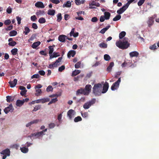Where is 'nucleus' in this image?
<instances>
[{
	"mask_svg": "<svg viewBox=\"0 0 159 159\" xmlns=\"http://www.w3.org/2000/svg\"><path fill=\"white\" fill-rule=\"evenodd\" d=\"M111 27L110 25H108L106 27L102 29L100 31V33L102 34H104Z\"/></svg>",
	"mask_w": 159,
	"mask_h": 159,
	"instance_id": "24",
	"label": "nucleus"
},
{
	"mask_svg": "<svg viewBox=\"0 0 159 159\" xmlns=\"http://www.w3.org/2000/svg\"><path fill=\"white\" fill-rule=\"evenodd\" d=\"M128 7L126 5H124L120 9L117 11V12L119 14L122 13L128 8Z\"/></svg>",
	"mask_w": 159,
	"mask_h": 159,
	"instance_id": "13",
	"label": "nucleus"
},
{
	"mask_svg": "<svg viewBox=\"0 0 159 159\" xmlns=\"http://www.w3.org/2000/svg\"><path fill=\"white\" fill-rule=\"evenodd\" d=\"M111 16L110 13L108 12H105L104 13V16L106 20H108L109 19Z\"/></svg>",
	"mask_w": 159,
	"mask_h": 159,
	"instance_id": "30",
	"label": "nucleus"
},
{
	"mask_svg": "<svg viewBox=\"0 0 159 159\" xmlns=\"http://www.w3.org/2000/svg\"><path fill=\"white\" fill-rule=\"evenodd\" d=\"M21 151L24 153H26L28 151V149L25 147H22L20 148Z\"/></svg>",
	"mask_w": 159,
	"mask_h": 159,
	"instance_id": "39",
	"label": "nucleus"
},
{
	"mask_svg": "<svg viewBox=\"0 0 159 159\" xmlns=\"http://www.w3.org/2000/svg\"><path fill=\"white\" fill-rule=\"evenodd\" d=\"M41 108V106L40 105H37L36 106H35L34 107V108L33 111H36Z\"/></svg>",
	"mask_w": 159,
	"mask_h": 159,
	"instance_id": "52",
	"label": "nucleus"
},
{
	"mask_svg": "<svg viewBox=\"0 0 159 159\" xmlns=\"http://www.w3.org/2000/svg\"><path fill=\"white\" fill-rule=\"evenodd\" d=\"M116 44L117 47L122 49H127L130 45L128 38H126L124 39L122 42L120 40L117 41L116 42Z\"/></svg>",
	"mask_w": 159,
	"mask_h": 159,
	"instance_id": "1",
	"label": "nucleus"
},
{
	"mask_svg": "<svg viewBox=\"0 0 159 159\" xmlns=\"http://www.w3.org/2000/svg\"><path fill=\"white\" fill-rule=\"evenodd\" d=\"M102 84H96L94 85L93 88V93L95 95H100L102 93Z\"/></svg>",
	"mask_w": 159,
	"mask_h": 159,
	"instance_id": "2",
	"label": "nucleus"
},
{
	"mask_svg": "<svg viewBox=\"0 0 159 159\" xmlns=\"http://www.w3.org/2000/svg\"><path fill=\"white\" fill-rule=\"evenodd\" d=\"M16 44V43L14 41H12L11 42H9L8 43V45L9 46H14Z\"/></svg>",
	"mask_w": 159,
	"mask_h": 159,
	"instance_id": "51",
	"label": "nucleus"
},
{
	"mask_svg": "<svg viewBox=\"0 0 159 159\" xmlns=\"http://www.w3.org/2000/svg\"><path fill=\"white\" fill-rule=\"evenodd\" d=\"M96 100L95 99H93L91 101L85 103L83 106V107L85 109H88L91 105L95 102Z\"/></svg>",
	"mask_w": 159,
	"mask_h": 159,
	"instance_id": "6",
	"label": "nucleus"
},
{
	"mask_svg": "<svg viewBox=\"0 0 159 159\" xmlns=\"http://www.w3.org/2000/svg\"><path fill=\"white\" fill-rule=\"evenodd\" d=\"M30 31V29L28 27H25V28L24 31L23 33L25 35H27Z\"/></svg>",
	"mask_w": 159,
	"mask_h": 159,
	"instance_id": "34",
	"label": "nucleus"
},
{
	"mask_svg": "<svg viewBox=\"0 0 159 159\" xmlns=\"http://www.w3.org/2000/svg\"><path fill=\"white\" fill-rule=\"evenodd\" d=\"M149 48L152 50H155L157 48V46L156 44H154L153 45L150 46Z\"/></svg>",
	"mask_w": 159,
	"mask_h": 159,
	"instance_id": "48",
	"label": "nucleus"
},
{
	"mask_svg": "<svg viewBox=\"0 0 159 159\" xmlns=\"http://www.w3.org/2000/svg\"><path fill=\"white\" fill-rule=\"evenodd\" d=\"M49 101V99L48 98H44L36 100L37 103H44Z\"/></svg>",
	"mask_w": 159,
	"mask_h": 159,
	"instance_id": "10",
	"label": "nucleus"
},
{
	"mask_svg": "<svg viewBox=\"0 0 159 159\" xmlns=\"http://www.w3.org/2000/svg\"><path fill=\"white\" fill-rule=\"evenodd\" d=\"M35 6L38 8H43L45 7L43 3L41 2H37L35 4Z\"/></svg>",
	"mask_w": 159,
	"mask_h": 159,
	"instance_id": "14",
	"label": "nucleus"
},
{
	"mask_svg": "<svg viewBox=\"0 0 159 159\" xmlns=\"http://www.w3.org/2000/svg\"><path fill=\"white\" fill-rule=\"evenodd\" d=\"M49 56L50 55H51L54 51V48L52 46H49Z\"/></svg>",
	"mask_w": 159,
	"mask_h": 159,
	"instance_id": "44",
	"label": "nucleus"
},
{
	"mask_svg": "<svg viewBox=\"0 0 159 159\" xmlns=\"http://www.w3.org/2000/svg\"><path fill=\"white\" fill-rule=\"evenodd\" d=\"M121 18V16L120 15H118L114 17L113 20L114 21H116L119 20Z\"/></svg>",
	"mask_w": 159,
	"mask_h": 159,
	"instance_id": "46",
	"label": "nucleus"
},
{
	"mask_svg": "<svg viewBox=\"0 0 159 159\" xmlns=\"http://www.w3.org/2000/svg\"><path fill=\"white\" fill-rule=\"evenodd\" d=\"M81 118L80 116H78L75 118L74 119V121L75 122H77L79 121H81Z\"/></svg>",
	"mask_w": 159,
	"mask_h": 159,
	"instance_id": "47",
	"label": "nucleus"
},
{
	"mask_svg": "<svg viewBox=\"0 0 159 159\" xmlns=\"http://www.w3.org/2000/svg\"><path fill=\"white\" fill-rule=\"evenodd\" d=\"M35 91L36 93L35 95L37 96L40 95L42 93V90L40 89H35Z\"/></svg>",
	"mask_w": 159,
	"mask_h": 159,
	"instance_id": "31",
	"label": "nucleus"
},
{
	"mask_svg": "<svg viewBox=\"0 0 159 159\" xmlns=\"http://www.w3.org/2000/svg\"><path fill=\"white\" fill-rule=\"evenodd\" d=\"M30 19L33 21H34L37 19V18L35 15H33L31 17Z\"/></svg>",
	"mask_w": 159,
	"mask_h": 159,
	"instance_id": "61",
	"label": "nucleus"
},
{
	"mask_svg": "<svg viewBox=\"0 0 159 159\" xmlns=\"http://www.w3.org/2000/svg\"><path fill=\"white\" fill-rule=\"evenodd\" d=\"M53 90V88L52 87L51 85L48 86L46 89V91L48 92H52Z\"/></svg>",
	"mask_w": 159,
	"mask_h": 159,
	"instance_id": "43",
	"label": "nucleus"
},
{
	"mask_svg": "<svg viewBox=\"0 0 159 159\" xmlns=\"http://www.w3.org/2000/svg\"><path fill=\"white\" fill-rule=\"evenodd\" d=\"M17 82V80L16 79H15L13 81H10L8 83H9L10 87L11 88H13L15 86Z\"/></svg>",
	"mask_w": 159,
	"mask_h": 159,
	"instance_id": "16",
	"label": "nucleus"
},
{
	"mask_svg": "<svg viewBox=\"0 0 159 159\" xmlns=\"http://www.w3.org/2000/svg\"><path fill=\"white\" fill-rule=\"evenodd\" d=\"M75 28H73L69 33V35L70 37L73 36L74 38H76L77 37L79 33L78 32H75Z\"/></svg>",
	"mask_w": 159,
	"mask_h": 159,
	"instance_id": "9",
	"label": "nucleus"
},
{
	"mask_svg": "<svg viewBox=\"0 0 159 159\" xmlns=\"http://www.w3.org/2000/svg\"><path fill=\"white\" fill-rule=\"evenodd\" d=\"M120 82L121 79L120 78L112 84L111 87V89L113 91H114L117 89L119 87V84Z\"/></svg>",
	"mask_w": 159,
	"mask_h": 159,
	"instance_id": "4",
	"label": "nucleus"
},
{
	"mask_svg": "<svg viewBox=\"0 0 159 159\" xmlns=\"http://www.w3.org/2000/svg\"><path fill=\"white\" fill-rule=\"evenodd\" d=\"M60 56L58 52H54L50 56L49 59H51L54 57H56Z\"/></svg>",
	"mask_w": 159,
	"mask_h": 159,
	"instance_id": "21",
	"label": "nucleus"
},
{
	"mask_svg": "<svg viewBox=\"0 0 159 159\" xmlns=\"http://www.w3.org/2000/svg\"><path fill=\"white\" fill-rule=\"evenodd\" d=\"M84 94V91L83 89H80L79 90H78L76 92V94L77 95H79V94Z\"/></svg>",
	"mask_w": 159,
	"mask_h": 159,
	"instance_id": "41",
	"label": "nucleus"
},
{
	"mask_svg": "<svg viewBox=\"0 0 159 159\" xmlns=\"http://www.w3.org/2000/svg\"><path fill=\"white\" fill-rule=\"evenodd\" d=\"M92 86L90 84L86 85L84 89H83L84 95H88L91 92Z\"/></svg>",
	"mask_w": 159,
	"mask_h": 159,
	"instance_id": "5",
	"label": "nucleus"
},
{
	"mask_svg": "<svg viewBox=\"0 0 159 159\" xmlns=\"http://www.w3.org/2000/svg\"><path fill=\"white\" fill-rule=\"evenodd\" d=\"M62 116V113H60L58 115L57 117V119L59 122H60L61 121V119Z\"/></svg>",
	"mask_w": 159,
	"mask_h": 159,
	"instance_id": "50",
	"label": "nucleus"
},
{
	"mask_svg": "<svg viewBox=\"0 0 159 159\" xmlns=\"http://www.w3.org/2000/svg\"><path fill=\"white\" fill-rule=\"evenodd\" d=\"M100 47L103 48H107V43H102L99 44Z\"/></svg>",
	"mask_w": 159,
	"mask_h": 159,
	"instance_id": "37",
	"label": "nucleus"
},
{
	"mask_svg": "<svg viewBox=\"0 0 159 159\" xmlns=\"http://www.w3.org/2000/svg\"><path fill=\"white\" fill-rule=\"evenodd\" d=\"M72 1L70 2V1H67L66 2L64 3L62 7L63 8L64 7H67V8H70L71 7V2Z\"/></svg>",
	"mask_w": 159,
	"mask_h": 159,
	"instance_id": "17",
	"label": "nucleus"
},
{
	"mask_svg": "<svg viewBox=\"0 0 159 159\" xmlns=\"http://www.w3.org/2000/svg\"><path fill=\"white\" fill-rule=\"evenodd\" d=\"M11 23V20L9 19H8L5 21L4 23L5 25H9Z\"/></svg>",
	"mask_w": 159,
	"mask_h": 159,
	"instance_id": "58",
	"label": "nucleus"
},
{
	"mask_svg": "<svg viewBox=\"0 0 159 159\" xmlns=\"http://www.w3.org/2000/svg\"><path fill=\"white\" fill-rule=\"evenodd\" d=\"M114 66V63L113 62H111L109 66L107 68V71L110 72L112 70V67Z\"/></svg>",
	"mask_w": 159,
	"mask_h": 159,
	"instance_id": "26",
	"label": "nucleus"
},
{
	"mask_svg": "<svg viewBox=\"0 0 159 159\" xmlns=\"http://www.w3.org/2000/svg\"><path fill=\"white\" fill-rule=\"evenodd\" d=\"M40 77V76L38 74H34L33 75L31 78L32 79H33V78H38L39 77Z\"/></svg>",
	"mask_w": 159,
	"mask_h": 159,
	"instance_id": "56",
	"label": "nucleus"
},
{
	"mask_svg": "<svg viewBox=\"0 0 159 159\" xmlns=\"http://www.w3.org/2000/svg\"><path fill=\"white\" fill-rule=\"evenodd\" d=\"M18 49L16 48L12 49L11 51V52L13 55H15L17 54Z\"/></svg>",
	"mask_w": 159,
	"mask_h": 159,
	"instance_id": "35",
	"label": "nucleus"
},
{
	"mask_svg": "<svg viewBox=\"0 0 159 159\" xmlns=\"http://www.w3.org/2000/svg\"><path fill=\"white\" fill-rule=\"evenodd\" d=\"M126 34V33L125 31H122L119 34V37L120 39H122Z\"/></svg>",
	"mask_w": 159,
	"mask_h": 159,
	"instance_id": "38",
	"label": "nucleus"
},
{
	"mask_svg": "<svg viewBox=\"0 0 159 159\" xmlns=\"http://www.w3.org/2000/svg\"><path fill=\"white\" fill-rule=\"evenodd\" d=\"M17 34V32L14 30H12L10 31L9 34V35L10 36H16Z\"/></svg>",
	"mask_w": 159,
	"mask_h": 159,
	"instance_id": "33",
	"label": "nucleus"
},
{
	"mask_svg": "<svg viewBox=\"0 0 159 159\" xmlns=\"http://www.w3.org/2000/svg\"><path fill=\"white\" fill-rule=\"evenodd\" d=\"M7 102H10L13 101L12 98L11 96H7Z\"/></svg>",
	"mask_w": 159,
	"mask_h": 159,
	"instance_id": "49",
	"label": "nucleus"
},
{
	"mask_svg": "<svg viewBox=\"0 0 159 159\" xmlns=\"http://www.w3.org/2000/svg\"><path fill=\"white\" fill-rule=\"evenodd\" d=\"M38 21L40 23L43 24L46 22V20L44 18L41 17L39 19Z\"/></svg>",
	"mask_w": 159,
	"mask_h": 159,
	"instance_id": "40",
	"label": "nucleus"
},
{
	"mask_svg": "<svg viewBox=\"0 0 159 159\" xmlns=\"http://www.w3.org/2000/svg\"><path fill=\"white\" fill-rule=\"evenodd\" d=\"M60 65V64L58 63V61H56L55 62L49 65L48 68L50 69H53L54 67H57Z\"/></svg>",
	"mask_w": 159,
	"mask_h": 159,
	"instance_id": "15",
	"label": "nucleus"
},
{
	"mask_svg": "<svg viewBox=\"0 0 159 159\" xmlns=\"http://www.w3.org/2000/svg\"><path fill=\"white\" fill-rule=\"evenodd\" d=\"M75 114V111L72 109L69 110L67 112V116L70 119H71L74 117Z\"/></svg>",
	"mask_w": 159,
	"mask_h": 159,
	"instance_id": "8",
	"label": "nucleus"
},
{
	"mask_svg": "<svg viewBox=\"0 0 159 159\" xmlns=\"http://www.w3.org/2000/svg\"><path fill=\"white\" fill-rule=\"evenodd\" d=\"M24 103V101L22 100H18L16 102V105L18 107H21Z\"/></svg>",
	"mask_w": 159,
	"mask_h": 159,
	"instance_id": "28",
	"label": "nucleus"
},
{
	"mask_svg": "<svg viewBox=\"0 0 159 159\" xmlns=\"http://www.w3.org/2000/svg\"><path fill=\"white\" fill-rule=\"evenodd\" d=\"M39 73L41 75L43 76L45 74V72L43 70H41L39 71Z\"/></svg>",
	"mask_w": 159,
	"mask_h": 159,
	"instance_id": "64",
	"label": "nucleus"
},
{
	"mask_svg": "<svg viewBox=\"0 0 159 159\" xmlns=\"http://www.w3.org/2000/svg\"><path fill=\"white\" fill-rule=\"evenodd\" d=\"M50 1L52 3L55 4H58L60 2L59 0H50Z\"/></svg>",
	"mask_w": 159,
	"mask_h": 159,
	"instance_id": "53",
	"label": "nucleus"
},
{
	"mask_svg": "<svg viewBox=\"0 0 159 159\" xmlns=\"http://www.w3.org/2000/svg\"><path fill=\"white\" fill-rule=\"evenodd\" d=\"M145 0H139L138 3V5L139 6H141L144 2Z\"/></svg>",
	"mask_w": 159,
	"mask_h": 159,
	"instance_id": "54",
	"label": "nucleus"
},
{
	"mask_svg": "<svg viewBox=\"0 0 159 159\" xmlns=\"http://www.w3.org/2000/svg\"><path fill=\"white\" fill-rule=\"evenodd\" d=\"M14 109L11 104L9 105V107H6L4 109V111L6 114H7L9 112H12L14 110Z\"/></svg>",
	"mask_w": 159,
	"mask_h": 159,
	"instance_id": "12",
	"label": "nucleus"
},
{
	"mask_svg": "<svg viewBox=\"0 0 159 159\" xmlns=\"http://www.w3.org/2000/svg\"><path fill=\"white\" fill-rule=\"evenodd\" d=\"M85 1V0H75V2L76 5L79 6L81 4H84Z\"/></svg>",
	"mask_w": 159,
	"mask_h": 159,
	"instance_id": "22",
	"label": "nucleus"
},
{
	"mask_svg": "<svg viewBox=\"0 0 159 159\" xmlns=\"http://www.w3.org/2000/svg\"><path fill=\"white\" fill-rule=\"evenodd\" d=\"M55 126V124L54 123H51L49 124V127L50 128H53Z\"/></svg>",
	"mask_w": 159,
	"mask_h": 159,
	"instance_id": "59",
	"label": "nucleus"
},
{
	"mask_svg": "<svg viewBox=\"0 0 159 159\" xmlns=\"http://www.w3.org/2000/svg\"><path fill=\"white\" fill-rule=\"evenodd\" d=\"M105 20H106V19H105L104 16H102L100 17V21L101 22H103Z\"/></svg>",
	"mask_w": 159,
	"mask_h": 159,
	"instance_id": "63",
	"label": "nucleus"
},
{
	"mask_svg": "<svg viewBox=\"0 0 159 159\" xmlns=\"http://www.w3.org/2000/svg\"><path fill=\"white\" fill-rule=\"evenodd\" d=\"M55 11L54 10L50 9L48 11V14L51 16H54L55 15Z\"/></svg>",
	"mask_w": 159,
	"mask_h": 159,
	"instance_id": "32",
	"label": "nucleus"
},
{
	"mask_svg": "<svg viewBox=\"0 0 159 159\" xmlns=\"http://www.w3.org/2000/svg\"><path fill=\"white\" fill-rule=\"evenodd\" d=\"M7 12L9 14L11 13L12 12V9L10 7H9L7 9Z\"/></svg>",
	"mask_w": 159,
	"mask_h": 159,
	"instance_id": "62",
	"label": "nucleus"
},
{
	"mask_svg": "<svg viewBox=\"0 0 159 159\" xmlns=\"http://www.w3.org/2000/svg\"><path fill=\"white\" fill-rule=\"evenodd\" d=\"M147 23L148 24V26L149 27H150L153 25V19L151 18H149L147 22Z\"/></svg>",
	"mask_w": 159,
	"mask_h": 159,
	"instance_id": "36",
	"label": "nucleus"
},
{
	"mask_svg": "<svg viewBox=\"0 0 159 159\" xmlns=\"http://www.w3.org/2000/svg\"><path fill=\"white\" fill-rule=\"evenodd\" d=\"M40 42L39 41L34 43L32 44L31 47L33 48H36L40 44Z\"/></svg>",
	"mask_w": 159,
	"mask_h": 159,
	"instance_id": "29",
	"label": "nucleus"
},
{
	"mask_svg": "<svg viewBox=\"0 0 159 159\" xmlns=\"http://www.w3.org/2000/svg\"><path fill=\"white\" fill-rule=\"evenodd\" d=\"M57 20L58 22H60L62 19L61 14L60 13L57 15Z\"/></svg>",
	"mask_w": 159,
	"mask_h": 159,
	"instance_id": "45",
	"label": "nucleus"
},
{
	"mask_svg": "<svg viewBox=\"0 0 159 159\" xmlns=\"http://www.w3.org/2000/svg\"><path fill=\"white\" fill-rule=\"evenodd\" d=\"M47 129H45L44 130L40 132H38L36 133L32 134L30 136L31 139H34L36 138H39L40 137H42L44 134V133L47 131Z\"/></svg>",
	"mask_w": 159,
	"mask_h": 159,
	"instance_id": "3",
	"label": "nucleus"
},
{
	"mask_svg": "<svg viewBox=\"0 0 159 159\" xmlns=\"http://www.w3.org/2000/svg\"><path fill=\"white\" fill-rule=\"evenodd\" d=\"M66 36L65 35H61L58 37V40L60 42H65L66 39Z\"/></svg>",
	"mask_w": 159,
	"mask_h": 159,
	"instance_id": "20",
	"label": "nucleus"
},
{
	"mask_svg": "<svg viewBox=\"0 0 159 159\" xmlns=\"http://www.w3.org/2000/svg\"><path fill=\"white\" fill-rule=\"evenodd\" d=\"M108 83L107 82H105L103 85V89L102 90V93H106L108 90Z\"/></svg>",
	"mask_w": 159,
	"mask_h": 159,
	"instance_id": "11",
	"label": "nucleus"
},
{
	"mask_svg": "<svg viewBox=\"0 0 159 159\" xmlns=\"http://www.w3.org/2000/svg\"><path fill=\"white\" fill-rule=\"evenodd\" d=\"M65 68V66H61L59 67L58 69L59 71L60 72L62 71Z\"/></svg>",
	"mask_w": 159,
	"mask_h": 159,
	"instance_id": "60",
	"label": "nucleus"
},
{
	"mask_svg": "<svg viewBox=\"0 0 159 159\" xmlns=\"http://www.w3.org/2000/svg\"><path fill=\"white\" fill-rule=\"evenodd\" d=\"M104 58L105 60L107 61H109L111 59V57L109 56V55L108 54H107L104 55Z\"/></svg>",
	"mask_w": 159,
	"mask_h": 159,
	"instance_id": "42",
	"label": "nucleus"
},
{
	"mask_svg": "<svg viewBox=\"0 0 159 159\" xmlns=\"http://www.w3.org/2000/svg\"><path fill=\"white\" fill-rule=\"evenodd\" d=\"M42 87V86L40 84H38L34 86V89H39L41 88Z\"/></svg>",
	"mask_w": 159,
	"mask_h": 159,
	"instance_id": "57",
	"label": "nucleus"
},
{
	"mask_svg": "<svg viewBox=\"0 0 159 159\" xmlns=\"http://www.w3.org/2000/svg\"><path fill=\"white\" fill-rule=\"evenodd\" d=\"M81 72V71L80 70H75L72 72L71 76H74L80 74Z\"/></svg>",
	"mask_w": 159,
	"mask_h": 159,
	"instance_id": "27",
	"label": "nucleus"
},
{
	"mask_svg": "<svg viewBox=\"0 0 159 159\" xmlns=\"http://www.w3.org/2000/svg\"><path fill=\"white\" fill-rule=\"evenodd\" d=\"M20 89L21 90L20 93V94L22 96L25 95L27 91L25 88L24 87L20 86Z\"/></svg>",
	"mask_w": 159,
	"mask_h": 159,
	"instance_id": "18",
	"label": "nucleus"
},
{
	"mask_svg": "<svg viewBox=\"0 0 159 159\" xmlns=\"http://www.w3.org/2000/svg\"><path fill=\"white\" fill-rule=\"evenodd\" d=\"M39 120H33L31 121H30L27 124H26V126L27 127H29L30 126L32 125L38 123Z\"/></svg>",
	"mask_w": 159,
	"mask_h": 159,
	"instance_id": "25",
	"label": "nucleus"
},
{
	"mask_svg": "<svg viewBox=\"0 0 159 159\" xmlns=\"http://www.w3.org/2000/svg\"><path fill=\"white\" fill-rule=\"evenodd\" d=\"M81 64V62L80 61L78 62L77 63L75 64V68L77 69L80 67V65Z\"/></svg>",
	"mask_w": 159,
	"mask_h": 159,
	"instance_id": "55",
	"label": "nucleus"
},
{
	"mask_svg": "<svg viewBox=\"0 0 159 159\" xmlns=\"http://www.w3.org/2000/svg\"><path fill=\"white\" fill-rule=\"evenodd\" d=\"M1 154L3 155L2 159H5L7 156L10 155V151L8 149H6L3 150L1 152Z\"/></svg>",
	"mask_w": 159,
	"mask_h": 159,
	"instance_id": "7",
	"label": "nucleus"
},
{
	"mask_svg": "<svg viewBox=\"0 0 159 159\" xmlns=\"http://www.w3.org/2000/svg\"><path fill=\"white\" fill-rule=\"evenodd\" d=\"M76 54V52L74 50H71L69 51L67 54L68 58H70L72 57H73Z\"/></svg>",
	"mask_w": 159,
	"mask_h": 159,
	"instance_id": "19",
	"label": "nucleus"
},
{
	"mask_svg": "<svg viewBox=\"0 0 159 159\" xmlns=\"http://www.w3.org/2000/svg\"><path fill=\"white\" fill-rule=\"evenodd\" d=\"M139 55V53L136 51L132 52L129 53L130 56L132 57H137Z\"/></svg>",
	"mask_w": 159,
	"mask_h": 159,
	"instance_id": "23",
	"label": "nucleus"
}]
</instances>
